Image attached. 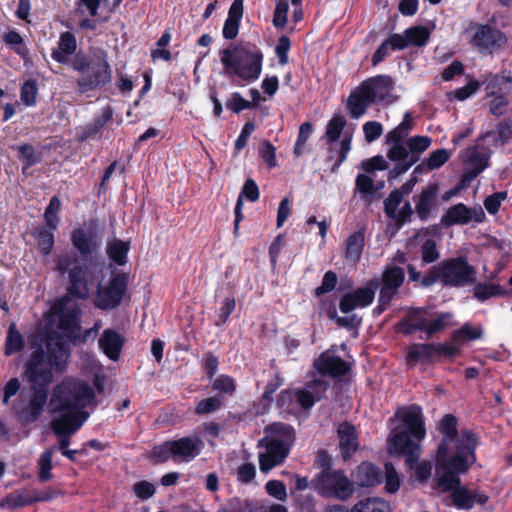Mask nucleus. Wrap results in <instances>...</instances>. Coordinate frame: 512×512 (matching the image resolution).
<instances>
[{
    "instance_id": "nucleus-1",
    "label": "nucleus",
    "mask_w": 512,
    "mask_h": 512,
    "mask_svg": "<svg viewBox=\"0 0 512 512\" xmlns=\"http://www.w3.org/2000/svg\"><path fill=\"white\" fill-rule=\"evenodd\" d=\"M34 349L25 366L30 387L28 405L15 411L17 420L24 425L36 422L42 415L49 396L53 371L63 373L71 356L69 343L54 330L46 331L33 340Z\"/></svg>"
},
{
    "instance_id": "nucleus-2",
    "label": "nucleus",
    "mask_w": 512,
    "mask_h": 512,
    "mask_svg": "<svg viewBox=\"0 0 512 512\" xmlns=\"http://www.w3.org/2000/svg\"><path fill=\"white\" fill-rule=\"evenodd\" d=\"M91 55L84 50L77 51L76 36L70 32H62L57 48L52 49L51 58L59 64L69 65L80 76L76 80V91L87 94L99 90L112 80V67L108 52L103 48H91Z\"/></svg>"
},
{
    "instance_id": "nucleus-3",
    "label": "nucleus",
    "mask_w": 512,
    "mask_h": 512,
    "mask_svg": "<svg viewBox=\"0 0 512 512\" xmlns=\"http://www.w3.org/2000/svg\"><path fill=\"white\" fill-rule=\"evenodd\" d=\"M476 460L477 457L472 459L455 457L451 462L435 467L434 486L441 493H450L451 504L458 510L469 511L476 504L483 506L489 500L484 491L469 489L467 485L461 482V475L466 474Z\"/></svg>"
},
{
    "instance_id": "nucleus-4",
    "label": "nucleus",
    "mask_w": 512,
    "mask_h": 512,
    "mask_svg": "<svg viewBox=\"0 0 512 512\" xmlns=\"http://www.w3.org/2000/svg\"><path fill=\"white\" fill-rule=\"evenodd\" d=\"M437 431L442 438L435 453V467L445 465L455 457L472 459L476 457L479 436L471 429H461L458 433V419L448 413L437 422Z\"/></svg>"
},
{
    "instance_id": "nucleus-5",
    "label": "nucleus",
    "mask_w": 512,
    "mask_h": 512,
    "mask_svg": "<svg viewBox=\"0 0 512 512\" xmlns=\"http://www.w3.org/2000/svg\"><path fill=\"white\" fill-rule=\"evenodd\" d=\"M55 270L60 275L68 274V286L64 297L67 299L87 300L90 297L91 288L98 284L99 271L91 261L79 263L76 253H65L58 256Z\"/></svg>"
},
{
    "instance_id": "nucleus-6",
    "label": "nucleus",
    "mask_w": 512,
    "mask_h": 512,
    "mask_svg": "<svg viewBox=\"0 0 512 512\" xmlns=\"http://www.w3.org/2000/svg\"><path fill=\"white\" fill-rule=\"evenodd\" d=\"M476 274V268L465 257L448 258L434 264L425 272L422 286L429 288L440 283L443 287H466L474 284Z\"/></svg>"
},
{
    "instance_id": "nucleus-7",
    "label": "nucleus",
    "mask_w": 512,
    "mask_h": 512,
    "mask_svg": "<svg viewBox=\"0 0 512 512\" xmlns=\"http://www.w3.org/2000/svg\"><path fill=\"white\" fill-rule=\"evenodd\" d=\"M263 52L254 47L235 46L220 52L221 63L228 76H237L246 83L258 80L262 72Z\"/></svg>"
},
{
    "instance_id": "nucleus-8",
    "label": "nucleus",
    "mask_w": 512,
    "mask_h": 512,
    "mask_svg": "<svg viewBox=\"0 0 512 512\" xmlns=\"http://www.w3.org/2000/svg\"><path fill=\"white\" fill-rule=\"evenodd\" d=\"M94 399V391L87 382L66 377L54 387L50 405L52 412L74 411L87 413L84 409Z\"/></svg>"
},
{
    "instance_id": "nucleus-9",
    "label": "nucleus",
    "mask_w": 512,
    "mask_h": 512,
    "mask_svg": "<svg viewBox=\"0 0 512 512\" xmlns=\"http://www.w3.org/2000/svg\"><path fill=\"white\" fill-rule=\"evenodd\" d=\"M204 448L203 440L194 436L167 440L153 447L151 459L154 463H165L172 459L174 462H190L200 455Z\"/></svg>"
},
{
    "instance_id": "nucleus-10",
    "label": "nucleus",
    "mask_w": 512,
    "mask_h": 512,
    "mask_svg": "<svg viewBox=\"0 0 512 512\" xmlns=\"http://www.w3.org/2000/svg\"><path fill=\"white\" fill-rule=\"evenodd\" d=\"M469 44L482 55L498 53L506 44L507 37L494 25L470 21L464 30Z\"/></svg>"
},
{
    "instance_id": "nucleus-11",
    "label": "nucleus",
    "mask_w": 512,
    "mask_h": 512,
    "mask_svg": "<svg viewBox=\"0 0 512 512\" xmlns=\"http://www.w3.org/2000/svg\"><path fill=\"white\" fill-rule=\"evenodd\" d=\"M310 485L318 495L340 501L350 499L355 491L353 482L340 469L319 472Z\"/></svg>"
},
{
    "instance_id": "nucleus-12",
    "label": "nucleus",
    "mask_w": 512,
    "mask_h": 512,
    "mask_svg": "<svg viewBox=\"0 0 512 512\" xmlns=\"http://www.w3.org/2000/svg\"><path fill=\"white\" fill-rule=\"evenodd\" d=\"M129 274L123 271L113 273L106 285L99 280L93 303L96 308L110 311L118 308L128 291Z\"/></svg>"
},
{
    "instance_id": "nucleus-13",
    "label": "nucleus",
    "mask_w": 512,
    "mask_h": 512,
    "mask_svg": "<svg viewBox=\"0 0 512 512\" xmlns=\"http://www.w3.org/2000/svg\"><path fill=\"white\" fill-rule=\"evenodd\" d=\"M70 299L62 297L56 301L51 311L58 316L57 328L64 341L76 345L81 339V309L78 306L66 307Z\"/></svg>"
},
{
    "instance_id": "nucleus-14",
    "label": "nucleus",
    "mask_w": 512,
    "mask_h": 512,
    "mask_svg": "<svg viewBox=\"0 0 512 512\" xmlns=\"http://www.w3.org/2000/svg\"><path fill=\"white\" fill-rule=\"evenodd\" d=\"M461 354L460 347L447 343H413L407 349L406 359L415 365L419 361L434 363L440 359H454Z\"/></svg>"
},
{
    "instance_id": "nucleus-15",
    "label": "nucleus",
    "mask_w": 512,
    "mask_h": 512,
    "mask_svg": "<svg viewBox=\"0 0 512 512\" xmlns=\"http://www.w3.org/2000/svg\"><path fill=\"white\" fill-rule=\"evenodd\" d=\"M293 444L278 438L264 437L258 441L259 447H264L266 452L259 454V467L266 473L272 468L282 464L288 457Z\"/></svg>"
},
{
    "instance_id": "nucleus-16",
    "label": "nucleus",
    "mask_w": 512,
    "mask_h": 512,
    "mask_svg": "<svg viewBox=\"0 0 512 512\" xmlns=\"http://www.w3.org/2000/svg\"><path fill=\"white\" fill-rule=\"evenodd\" d=\"M114 108L107 105L101 109V112L94 116L91 121L76 129L75 141L84 143L88 140L105 138L110 139L109 133L104 135L108 125L113 122Z\"/></svg>"
},
{
    "instance_id": "nucleus-17",
    "label": "nucleus",
    "mask_w": 512,
    "mask_h": 512,
    "mask_svg": "<svg viewBox=\"0 0 512 512\" xmlns=\"http://www.w3.org/2000/svg\"><path fill=\"white\" fill-rule=\"evenodd\" d=\"M379 288L377 278L370 279L365 286L343 294L339 301V309L343 314H349L355 309H362L370 306L374 299L376 290Z\"/></svg>"
},
{
    "instance_id": "nucleus-18",
    "label": "nucleus",
    "mask_w": 512,
    "mask_h": 512,
    "mask_svg": "<svg viewBox=\"0 0 512 512\" xmlns=\"http://www.w3.org/2000/svg\"><path fill=\"white\" fill-rule=\"evenodd\" d=\"M412 436L404 431H392L387 438L388 448L391 454L404 456L407 466L412 468L420 458L421 448L418 442L412 440Z\"/></svg>"
},
{
    "instance_id": "nucleus-19",
    "label": "nucleus",
    "mask_w": 512,
    "mask_h": 512,
    "mask_svg": "<svg viewBox=\"0 0 512 512\" xmlns=\"http://www.w3.org/2000/svg\"><path fill=\"white\" fill-rule=\"evenodd\" d=\"M486 216L482 207L469 208L464 203L451 206L441 217V225L449 228L454 225H467L471 221L482 223Z\"/></svg>"
},
{
    "instance_id": "nucleus-20",
    "label": "nucleus",
    "mask_w": 512,
    "mask_h": 512,
    "mask_svg": "<svg viewBox=\"0 0 512 512\" xmlns=\"http://www.w3.org/2000/svg\"><path fill=\"white\" fill-rule=\"evenodd\" d=\"M379 280V301L389 304L405 281L404 269L399 266L386 265Z\"/></svg>"
},
{
    "instance_id": "nucleus-21",
    "label": "nucleus",
    "mask_w": 512,
    "mask_h": 512,
    "mask_svg": "<svg viewBox=\"0 0 512 512\" xmlns=\"http://www.w3.org/2000/svg\"><path fill=\"white\" fill-rule=\"evenodd\" d=\"M337 437L341 458L347 462L360 448L359 433L353 424L343 421L337 427Z\"/></svg>"
},
{
    "instance_id": "nucleus-22",
    "label": "nucleus",
    "mask_w": 512,
    "mask_h": 512,
    "mask_svg": "<svg viewBox=\"0 0 512 512\" xmlns=\"http://www.w3.org/2000/svg\"><path fill=\"white\" fill-rule=\"evenodd\" d=\"M319 374L338 378L345 376L351 369L350 364L340 356L331 355L328 352L321 353L313 363Z\"/></svg>"
},
{
    "instance_id": "nucleus-23",
    "label": "nucleus",
    "mask_w": 512,
    "mask_h": 512,
    "mask_svg": "<svg viewBox=\"0 0 512 512\" xmlns=\"http://www.w3.org/2000/svg\"><path fill=\"white\" fill-rule=\"evenodd\" d=\"M401 420L408 432L416 441H422L426 436L425 420L421 406L412 404L404 409Z\"/></svg>"
},
{
    "instance_id": "nucleus-24",
    "label": "nucleus",
    "mask_w": 512,
    "mask_h": 512,
    "mask_svg": "<svg viewBox=\"0 0 512 512\" xmlns=\"http://www.w3.org/2000/svg\"><path fill=\"white\" fill-rule=\"evenodd\" d=\"M59 417L52 419L50 426L55 435H67L77 432L87 420L88 413H78L74 411L60 412Z\"/></svg>"
},
{
    "instance_id": "nucleus-25",
    "label": "nucleus",
    "mask_w": 512,
    "mask_h": 512,
    "mask_svg": "<svg viewBox=\"0 0 512 512\" xmlns=\"http://www.w3.org/2000/svg\"><path fill=\"white\" fill-rule=\"evenodd\" d=\"M70 240L74 249L79 252L85 262L90 261L89 257L97 253L100 247L97 237L82 228L73 229Z\"/></svg>"
},
{
    "instance_id": "nucleus-26",
    "label": "nucleus",
    "mask_w": 512,
    "mask_h": 512,
    "mask_svg": "<svg viewBox=\"0 0 512 512\" xmlns=\"http://www.w3.org/2000/svg\"><path fill=\"white\" fill-rule=\"evenodd\" d=\"M366 94L370 95L375 103L384 101L394 89V80L390 75L379 74L362 82Z\"/></svg>"
},
{
    "instance_id": "nucleus-27",
    "label": "nucleus",
    "mask_w": 512,
    "mask_h": 512,
    "mask_svg": "<svg viewBox=\"0 0 512 512\" xmlns=\"http://www.w3.org/2000/svg\"><path fill=\"white\" fill-rule=\"evenodd\" d=\"M439 187L436 183H429L418 196L415 212L421 221H427L431 213L437 208Z\"/></svg>"
},
{
    "instance_id": "nucleus-28",
    "label": "nucleus",
    "mask_w": 512,
    "mask_h": 512,
    "mask_svg": "<svg viewBox=\"0 0 512 512\" xmlns=\"http://www.w3.org/2000/svg\"><path fill=\"white\" fill-rule=\"evenodd\" d=\"M426 318L423 308H410L407 313L396 323L395 330L406 336L412 335L416 331L425 332Z\"/></svg>"
},
{
    "instance_id": "nucleus-29",
    "label": "nucleus",
    "mask_w": 512,
    "mask_h": 512,
    "mask_svg": "<svg viewBox=\"0 0 512 512\" xmlns=\"http://www.w3.org/2000/svg\"><path fill=\"white\" fill-rule=\"evenodd\" d=\"M124 344V336L111 328L103 330L98 340L99 348L112 361L119 359Z\"/></svg>"
},
{
    "instance_id": "nucleus-30",
    "label": "nucleus",
    "mask_w": 512,
    "mask_h": 512,
    "mask_svg": "<svg viewBox=\"0 0 512 512\" xmlns=\"http://www.w3.org/2000/svg\"><path fill=\"white\" fill-rule=\"evenodd\" d=\"M351 142L352 135L346 133L340 141L339 148L335 144H328L326 161L332 162L330 173H337L339 167L346 161L352 148Z\"/></svg>"
},
{
    "instance_id": "nucleus-31",
    "label": "nucleus",
    "mask_w": 512,
    "mask_h": 512,
    "mask_svg": "<svg viewBox=\"0 0 512 512\" xmlns=\"http://www.w3.org/2000/svg\"><path fill=\"white\" fill-rule=\"evenodd\" d=\"M355 477L360 487H375L383 482V471L374 463L363 461L357 466Z\"/></svg>"
},
{
    "instance_id": "nucleus-32",
    "label": "nucleus",
    "mask_w": 512,
    "mask_h": 512,
    "mask_svg": "<svg viewBox=\"0 0 512 512\" xmlns=\"http://www.w3.org/2000/svg\"><path fill=\"white\" fill-rule=\"evenodd\" d=\"M364 88L361 83L355 90L351 91L347 99V108L350 116L354 119H358L364 115L370 105L376 104L371 96L364 92Z\"/></svg>"
},
{
    "instance_id": "nucleus-33",
    "label": "nucleus",
    "mask_w": 512,
    "mask_h": 512,
    "mask_svg": "<svg viewBox=\"0 0 512 512\" xmlns=\"http://www.w3.org/2000/svg\"><path fill=\"white\" fill-rule=\"evenodd\" d=\"M55 231H57V229H52L48 225H42L36 227L32 232L37 247L43 256H49L53 251L55 245Z\"/></svg>"
},
{
    "instance_id": "nucleus-34",
    "label": "nucleus",
    "mask_w": 512,
    "mask_h": 512,
    "mask_svg": "<svg viewBox=\"0 0 512 512\" xmlns=\"http://www.w3.org/2000/svg\"><path fill=\"white\" fill-rule=\"evenodd\" d=\"M473 296L484 302L492 297L512 296V289L506 290L496 283L478 282L473 287Z\"/></svg>"
},
{
    "instance_id": "nucleus-35",
    "label": "nucleus",
    "mask_w": 512,
    "mask_h": 512,
    "mask_svg": "<svg viewBox=\"0 0 512 512\" xmlns=\"http://www.w3.org/2000/svg\"><path fill=\"white\" fill-rule=\"evenodd\" d=\"M483 336V329L481 326H472L469 323H465L459 329L454 330L451 333V344L459 347L466 341H475Z\"/></svg>"
},
{
    "instance_id": "nucleus-36",
    "label": "nucleus",
    "mask_w": 512,
    "mask_h": 512,
    "mask_svg": "<svg viewBox=\"0 0 512 512\" xmlns=\"http://www.w3.org/2000/svg\"><path fill=\"white\" fill-rule=\"evenodd\" d=\"M364 242L365 238L362 231H355L350 234L345 240V258L354 263L358 262L363 252Z\"/></svg>"
},
{
    "instance_id": "nucleus-37",
    "label": "nucleus",
    "mask_w": 512,
    "mask_h": 512,
    "mask_svg": "<svg viewBox=\"0 0 512 512\" xmlns=\"http://www.w3.org/2000/svg\"><path fill=\"white\" fill-rule=\"evenodd\" d=\"M130 250V242L121 239H114L108 242L106 253L109 259L119 266L127 263V256Z\"/></svg>"
},
{
    "instance_id": "nucleus-38",
    "label": "nucleus",
    "mask_w": 512,
    "mask_h": 512,
    "mask_svg": "<svg viewBox=\"0 0 512 512\" xmlns=\"http://www.w3.org/2000/svg\"><path fill=\"white\" fill-rule=\"evenodd\" d=\"M25 347L23 335L16 328L14 323L8 327L7 336L4 344V355L11 356L21 352Z\"/></svg>"
},
{
    "instance_id": "nucleus-39",
    "label": "nucleus",
    "mask_w": 512,
    "mask_h": 512,
    "mask_svg": "<svg viewBox=\"0 0 512 512\" xmlns=\"http://www.w3.org/2000/svg\"><path fill=\"white\" fill-rule=\"evenodd\" d=\"M352 512H391V506L382 498L368 497L355 503Z\"/></svg>"
},
{
    "instance_id": "nucleus-40",
    "label": "nucleus",
    "mask_w": 512,
    "mask_h": 512,
    "mask_svg": "<svg viewBox=\"0 0 512 512\" xmlns=\"http://www.w3.org/2000/svg\"><path fill=\"white\" fill-rule=\"evenodd\" d=\"M265 437L278 438L282 441H288L293 444L295 440V431L293 427L287 423L273 422L265 427Z\"/></svg>"
},
{
    "instance_id": "nucleus-41",
    "label": "nucleus",
    "mask_w": 512,
    "mask_h": 512,
    "mask_svg": "<svg viewBox=\"0 0 512 512\" xmlns=\"http://www.w3.org/2000/svg\"><path fill=\"white\" fill-rule=\"evenodd\" d=\"M225 396L221 394H215L213 396L204 398L198 401L194 407V414L197 416H203L213 413L224 406Z\"/></svg>"
},
{
    "instance_id": "nucleus-42",
    "label": "nucleus",
    "mask_w": 512,
    "mask_h": 512,
    "mask_svg": "<svg viewBox=\"0 0 512 512\" xmlns=\"http://www.w3.org/2000/svg\"><path fill=\"white\" fill-rule=\"evenodd\" d=\"M347 121L340 113H335L326 125L325 138L327 144H335L346 126Z\"/></svg>"
},
{
    "instance_id": "nucleus-43",
    "label": "nucleus",
    "mask_w": 512,
    "mask_h": 512,
    "mask_svg": "<svg viewBox=\"0 0 512 512\" xmlns=\"http://www.w3.org/2000/svg\"><path fill=\"white\" fill-rule=\"evenodd\" d=\"M403 35L407 41V47L410 45L422 47L427 44L430 31L424 26H412L404 30Z\"/></svg>"
},
{
    "instance_id": "nucleus-44",
    "label": "nucleus",
    "mask_w": 512,
    "mask_h": 512,
    "mask_svg": "<svg viewBox=\"0 0 512 512\" xmlns=\"http://www.w3.org/2000/svg\"><path fill=\"white\" fill-rule=\"evenodd\" d=\"M3 41L14 51V53L23 59H25L29 54V49L27 48L23 37L16 30L6 32L3 36Z\"/></svg>"
},
{
    "instance_id": "nucleus-45",
    "label": "nucleus",
    "mask_w": 512,
    "mask_h": 512,
    "mask_svg": "<svg viewBox=\"0 0 512 512\" xmlns=\"http://www.w3.org/2000/svg\"><path fill=\"white\" fill-rule=\"evenodd\" d=\"M385 472L383 474V481L385 483L384 489L388 494H395L401 484L400 477L392 462H385Z\"/></svg>"
},
{
    "instance_id": "nucleus-46",
    "label": "nucleus",
    "mask_w": 512,
    "mask_h": 512,
    "mask_svg": "<svg viewBox=\"0 0 512 512\" xmlns=\"http://www.w3.org/2000/svg\"><path fill=\"white\" fill-rule=\"evenodd\" d=\"M52 457L53 451L52 449H46L38 460V479L41 483H45L50 481L53 478L52 474Z\"/></svg>"
},
{
    "instance_id": "nucleus-47",
    "label": "nucleus",
    "mask_w": 512,
    "mask_h": 512,
    "mask_svg": "<svg viewBox=\"0 0 512 512\" xmlns=\"http://www.w3.org/2000/svg\"><path fill=\"white\" fill-rule=\"evenodd\" d=\"M450 158V153L446 149H437L430 153L429 157L415 168L419 170L421 166H425L428 170H435L443 166Z\"/></svg>"
},
{
    "instance_id": "nucleus-48",
    "label": "nucleus",
    "mask_w": 512,
    "mask_h": 512,
    "mask_svg": "<svg viewBox=\"0 0 512 512\" xmlns=\"http://www.w3.org/2000/svg\"><path fill=\"white\" fill-rule=\"evenodd\" d=\"M61 209V202L58 196H52L48 206L44 211V225H48L52 229H58L59 217L58 213Z\"/></svg>"
},
{
    "instance_id": "nucleus-49",
    "label": "nucleus",
    "mask_w": 512,
    "mask_h": 512,
    "mask_svg": "<svg viewBox=\"0 0 512 512\" xmlns=\"http://www.w3.org/2000/svg\"><path fill=\"white\" fill-rule=\"evenodd\" d=\"M38 83L35 79L24 81L20 89V99L26 106H34L37 101Z\"/></svg>"
},
{
    "instance_id": "nucleus-50",
    "label": "nucleus",
    "mask_w": 512,
    "mask_h": 512,
    "mask_svg": "<svg viewBox=\"0 0 512 512\" xmlns=\"http://www.w3.org/2000/svg\"><path fill=\"white\" fill-rule=\"evenodd\" d=\"M236 381L233 377L221 374L212 384V389L217 391V394L232 396L236 392Z\"/></svg>"
},
{
    "instance_id": "nucleus-51",
    "label": "nucleus",
    "mask_w": 512,
    "mask_h": 512,
    "mask_svg": "<svg viewBox=\"0 0 512 512\" xmlns=\"http://www.w3.org/2000/svg\"><path fill=\"white\" fill-rule=\"evenodd\" d=\"M452 314L449 312H440L437 313L436 318L427 321L425 325V332L427 334V338L439 333L444 330L448 326V321L451 319Z\"/></svg>"
},
{
    "instance_id": "nucleus-52",
    "label": "nucleus",
    "mask_w": 512,
    "mask_h": 512,
    "mask_svg": "<svg viewBox=\"0 0 512 512\" xmlns=\"http://www.w3.org/2000/svg\"><path fill=\"white\" fill-rule=\"evenodd\" d=\"M420 252L423 264L435 263L440 258V253L438 251L436 241L432 238H427L422 243Z\"/></svg>"
},
{
    "instance_id": "nucleus-53",
    "label": "nucleus",
    "mask_w": 512,
    "mask_h": 512,
    "mask_svg": "<svg viewBox=\"0 0 512 512\" xmlns=\"http://www.w3.org/2000/svg\"><path fill=\"white\" fill-rule=\"evenodd\" d=\"M337 283V274L332 270L326 271L323 275L321 285L316 287L314 290V296L320 298L323 295L332 292L336 288Z\"/></svg>"
},
{
    "instance_id": "nucleus-54",
    "label": "nucleus",
    "mask_w": 512,
    "mask_h": 512,
    "mask_svg": "<svg viewBox=\"0 0 512 512\" xmlns=\"http://www.w3.org/2000/svg\"><path fill=\"white\" fill-rule=\"evenodd\" d=\"M355 189L362 195V197L374 196L378 191V187H376L374 180L370 176L362 173L356 176Z\"/></svg>"
},
{
    "instance_id": "nucleus-55",
    "label": "nucleus",
    "mask_w": 512,
    "mask_h": 512,
    "mask_svg": "<svg viewBox=\"0 0 512 512\" xmlns=\"http://www.w3.org/2000/svg\"><path fill=\"white\" fill-rule=\"evenodd\" d=\"M305 388L319 402L325 397L330 388V383L327 380L317 378L306 382Z\"/></svg>"
},
{
    "instance_id": "nucleus-56",
    "label": "nucleus",
    "mask_w": 512,
    "mask_h": 512,
    "mask_svg": "<svg viewBox=\"0 0 512 512\" xmlns=\"http://www.w3.org/2000/svg\"><path fill=\"white\" fill-rule=\"evenodd\" d=\"M18 151L19 156L21 159L25 161V165L23 166V171L38 162H40V157L36 155L35 149L32 144L30 143H24L21 145H18L14 148Z\"/></svg>"
},
{
    "instance_id": "nucleus-57",
    "label": "nucleus",
    "mask_w": 512,
    "mask_h": 512,
    "mask_svg": "<svg viewBox=\"0 0 512 512\" xmlns=\"http://www.w3.org/2000/svg\"><path fill=\"white\" fill-rule=\"evenodd\" d=\"M276 6L273 14V25L276 28H284L288 20L289 0H275Z\"/></svg>"
},
{
    "instance_id": "nucleus-58",
    "label": "nucleus",
    "mask_w": 512,
    "mask_h": 512,
    "mask_svg": "<svg viewBox=\"0 0 512 512\" xmlns=\"http://www.w3.org/2000/svg\"><path fill=\"white\" fill-rule=\"evenodd\" d=\"M403 201L402 192L394 189L384 200V212L389 218H396V211Z\"/></svg>"
},
{
    "instance_id": "nucleus-59",
    "label": "nucleus",
    "mask_w": 512,
    "mask_h": 512,
    "mask_svg": "<svg viewBox=\"0 0 512 512\" xmlns=\"http://www.w3.org/2000/svg\"><path fill=\"white\" fill-rule=\"evenodd\" d=\"M221 304L222 305L217 312V321H216L217 326L224 325L228 321L230 315L235 310V307H236L235 297L233 295L226 297L222 301Z\"/></svg>"
},
{
    "instance_id": "nucleus-60",
    "label": "nucleus",
    "mask_w": 512,
    "mask_h": 512,
    "mask_svg": "<svg viewBox=\"0 0 512 512\" xmlns=\"http://www.w3.org/2000/svg\"><path fill=\"white\" fill-rule=\"evenodd\" d=\"M226 108L233 113L239 114L243 110L252 109V105L249 100L242 97L239 92H233L230 97L226 100Z\"/></svg>"
},
{
    "instance_id": "nucleus-61",
    "label": "nucleus",
    "mask_w": 512,
    "mask_h": 512,
    "mask_svg": "<svg viewBox=\"0 0 512 512\" xmlns=\"http://www.w3.org/2000/svg\"><path fill=\"white\" fill-rule=\"evenodd\" d=\"M507 196V191H499L487 196L483 201L486 211L491 215H495L499 211L502 201L506 200Z\"/></svg>"
},
{
    "instance_id": "nucleus-62",
    "label": "nucleus",
    "mask_w": 512,
    "mask_h": 512,
    "mask_svg": "<svg viewBox=\"0 0 512 512\" xmlns=\"http://www.w3.org/2000/svg\"><path fill=\"white\" fill-rule=\"evenodd\" d=\"M259 156L269 168H274L277 166L276 148L270 141L264 140L261 143L259 148Z\"/></svg>"
},
{
    "instance_id": "nucleus-63",
    "label": "nucleus",
    "mask_w": 512,
    "mask_h": 512,
    "mask_svg": "<svg viewBox=\"0 0 512 512\" xmlns=\"http://www.w3.org/2000/svg\"><path fill=\"white\" fill-rule=\"evenodd\" d=\"M291 48V41L288 36L281 35L278 38V42L275 46V54L278 58V62L281 66L288 64L289 58L288 53Z\"/></svg>"
},
{
    "instance_id": "nucleus-64",
    "label": "nucleus",
    "mask_w": 512,
    "mask_h": 512,
    "mask_svg": "<svg viewBox=\"0 0 512 512\" xmlns=\"http://www.w3.org/2000/svg\"><path fill=\"white\" fill-rule=\"evenodd\" d=\"M469 169L476 174L482 173L488 167V157L480 152H473L466 161Z\"/></svg>"
}]
</instances>
